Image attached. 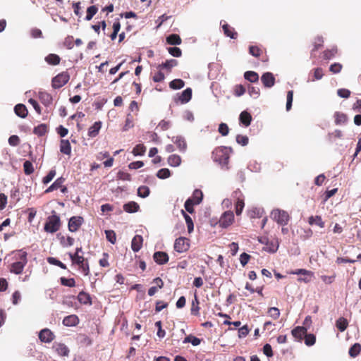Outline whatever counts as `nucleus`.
Wrapping results in <instances>:
<instances>
[{
  "mask_svg": "<svg viewBox=\"0 0 361 361\" xmlns=\"http://www.w3.org/2000/svg\"><path fill=\"white\" fill-rule=\"evenodd\" d=\"M231 152V148L224 146L218 147L212 152V159L215 162H218L221 166H227Z\"/></svg>",
  "mask_w": 361,
  "mask_h": 361,
  "instance_id": "f257e3e1",
  "label": "nucleus"
},
{
  "mask_svg": "<svg viewBox=\"0 0 361 361\" xmlns=\"http://www.w3.org/2000/svg\"><path fill=\"white\" fill-rule=\"evenodd\" d=\"M271 218L281 226H286L291 219L290 214L283 209H274L271 212Z\"/></svg>",
  "mask_w": 361,
  "mask_h": 361,
  "instance_id": "f03ea898",
  "label": "nucleus"
},
{
  "mask_svg": "<svg viewBox=\"0 0 361 361\" xmlns=\"http://www.w3.org/2000/svg\"><path fill=\"white\" fill-rule=\"evenodd\" d=\"M68 255L73 264H77L85 276H88L90 274V267L87 259L78 254L69 253Z\"/></svg>",
  "mask_w": 361,
  "mask_h": 361,
  "instance_id": "7ed1b4c3",
  "label": "nucleus"
},
{
  "mask_svg": "<svg viewBox=\"0 0 361 361\" xmlns=\"http://www.w3.org/2000/svg\"><path fill=\"white\" fill-rule=\"evenodd\" d=\"M61 227L60 217L56 214L49 216L44 224V229L47 233H54L59 230Z\"/></svg>",
  "mask_w": 361,
  "mask_h": 361,
  "instance_id": "20e7f679",
  "label": "nucleus"
},
{
  "mask_svg": "<svg viewBox=\"0 0 361 361\" xmlns=\"http://www.w3.org/2000/svg\"><path fill=\"white\" fill-rule=\"evenodd\" d=\"M70 79L68 72L63 71L52 78L51 86L54 89H59L65 85Z\"/></svg>",
  "mask_w": 361,
  "mask_h": 361,
  "instance_id": "39448f33",
  "label": "nucleus"
},
{
  "mask_svg": "<svg viewBox=\"0 0 361 361\" xmlns=\"http://www.w3.org/2000/svg\"><path fill=\"white\" fill-rule=\"evenodd\" d=\"M259 242L265 245V247L263 248L264 250L271 253L276 252L279 246L278 239L269 240L267 237H261L259 238Z\"/></svg>",
  "mask_w": 361,
  "mask_h": 361,
  "instance_id": "423d86ee",
  "label": "nucleus"
},
{
  "mask_svg": "<svg viewBox=\"0 0 361 361\" xmlns=\"http://www.w3.org/2000/svg\"><path fill=\"white\" fill-rule=\"evenodd\" d=\"M20 261L16 262L11 264V271L16 274H20L23 272L25 264L27 262V253L23 252L20 256Z\"/></svg>",
  "mask_w": 361,
  "mask_h": 361,
  "instance_id": "0eeeda50",
  "label": "nucleus"
},
{
  "mask_svg": "<svg viewBox=\"0 0 361 361\" xmlns=\"http://www.w3.org/2000/svg\"><path fill=\"white\" fill-rule=\"evenodd\" d=\"M234 221V214L231 211H226L222 214L221 216L219 225L221 228H228L230 226Z\"/></svg>",
  "mask_w": 361,
  "mask_h": 361,
  "instance_id": "6e6552de",
  "label": "nucleus"
},
{
  "mask_svg": "<svg viewBox=\"0 0 361 361\" xmlns=\"http://www.w3.org/2000/svg\"><path fill=\"white\" fill-rule=\"evenodd\" d=\"M189 241V239L185 237L177 238L174 243V250L179 253L188 251L190 248Z\"/></svg>",
  "mask_w": 361,
  "mask_h": 361,
  "instance_id": "1a4fd4ad",
  "label": "nucleus"
},
{
  "mask_svg": "<svg viewBox=\"0 0 361 361\" xmlns=\"http://www.w3.org/2000/svg\"><path fill=\"white\" fill-rule=\"evenodd\" d=\"M84 219L82 216H72L68 224V230L71 232H75L77 231L81 225L83 224Z\"/></svg>",
  "mask_w": 361,
  "mask_h": 361,
  "instance_id": "9d476101",
  "label": "nucleus"
},
{
  "mask_svg": "<svg viewBox=\"0 0 361 361\" xmlns=\"http://www.w3.org/2000/svg\"><path fill=\"white\" fill-rule=\"evenodd\" d=\"M55 338L53 332L49 329H44L39 334V338L42 342L51 343Z\"/></svg>",
  "mask_w": 361,
  "mask_h": 361,
  "instance_id": "9b49d317",
  "label": "nucleus"
},
{
  "mask_svg": "<svg viewBox=\"0 0 361 361\" xmlns=\"http://www.w3.org/2000/svg\"><path fill=\"white\" fill-rule=\"evenodd\" d=\"M153 259L157 264L163 265L169 262V257L166 252L157 251L154 253Z\"/></svg>",
  "mask_w": 361,
  "mask_h": 361,
  "instance_id": "f8f14e48",
  "label": "nucleus"
},
{
  "mask_svg": "<svg viewBox=\"0 0 361 361\" xmlns=\"http://www.w3.org/2000/svg\"><path fill=\"white\" fill-rule=\"evenodd\" d=\"M307 329L305 326H296L291 331L293 336L298 341L301 342L306 334Z\"/></svg>",
  "mask_w": 361,
  "mask_h": 361,
  "instance_id": "ddd939ff",
  "label": "nucleus"
},
{
  "mask_svg": "<svg viewBox=\"0 0 361 361\" xmlns=\"http://www.w3.org/2000/svg\"><path fill=\"white\" fill-rule=\"evenodd\" d=\"M261 80L265 87L270 88L275 84V78L270 72L264 73L261 77Z\"/></svg>",
  "mask_w": 361,
  "mask_h": 361,
  "instance_id": "4468645a",
  "label": "nucleus"
},
{
  "mask_svg": "<svg viewBox=\"0 0 361 361\" xmlns=\"http://www.w3.org/2000/svg\"><path fill=\"white\" fill-rule=\"evenodd\" d=\"M178 61L176 59H169L166 60L165 62L162 63L161 64H159L158 66L159 70H163L166 69L167 73H171V70L173 67H176L178 66Z\"/></svg>",
  "mask_w": 361,
  "mask_h": 361,
  "instance_id": "2eb2a0df",
  "label": "nucleus"
},
{
  "mask_svg": "<svg viewBox=\"0 0 361 361\" xmlns=\"http://www.w3.org/2000/svg\"><path fill=\"white\" fill-rule=\"evenodd\" d=\"M79 318L75 314L66 316L63 319V324L66 326H75L79 324Z\"/></svg>",
  "mask_w": 361,
  "mask_h": 361,
  "instance_id": "dca6fc26",
  "label": "nucleus"
},
{
  "mask_svg": "<svg viewBox=\"0 0 361 361\" xmlns=\"http://www.w3.org/2000/svg\"><path fill=\"white\" fill-rule=\"evenodd\" d=\"M307 222L310 226L316 225L321 228H323L325 226V222L323 221L322 216L319 215L310 216L308 218Z\"/></svg>",
  "mask_w": 361,
  "mask_h": 361,
  "instance_id": "f3484780",
  "label": "nucleus"
},
{
  "mask_svg": "<svg viewBox=\"0 0 361 361\" xmlns=\"http://www.w3.org/2000/svg\"><path fill=\"white\" fill-rule=\"evenodd\" d=\"M192 89L190 87L186 88L178 96V101L181 104L188 103L192 98Z\"/></svg>",
  "mask_w": 361,
  "mask_h": 361,
  "instance_id": "a211bd4d",
  "label": "nucleus"
},
{
  "mask_svg": "<svg viewBox=\"0 0 361 361\" xmlns=\"http://www.w3.org/2000/svg\"><path fill=\"white\" fill-rule=\"evenodd\" d=\"M39 99L46 106H50L53 102L52 96L46 92H39Z\"/></svg>",
  "mask_w": 361,
  "mask_h": 361,
  "instance_id": "6ab92c4d",
  "label": "nucleus"
},
{
  "mask_svg": "<svg viewBox=\"0 0 361 361\" xmlns=\"http://www.w3.org/2000/svg\"><path fill=\"white\" fill-rule=\"evenodd\" d=\"M143 238L140 235H136L132 240L131 242V248L132 250L136 252H138L142 246Z\"/></svg>",
  "mask_w": 361,
  "mask_h": 361,
  "instance_id": "aec40b11",
  "label": "nucleus"
},
{
  "mask_svg": "<svg viewBox=\"0 0 361 361\" xmlns=\"http://www.w3.org/2000/svg\"><path fill=\"white\" fill-rule=\"evenodd\" d=\"M172 141L176 145L180 152H185L187 149V143L182 136H176L172 138Z\"/></svg>",
  "mask_w": 361,
  "mask_h": 361,
  "instance_id": "412c9836",
  "label": "nucleus"
},
{
  "mask_svg": "<svg viewBox=\"0 0 361 361\" xmlns=\"http://www.w3.org/2000/svg\"><path fill=\"white\" fill-rule=\"evenodd\" d=\"M60 152L66 155H71V145L68 140L61 139L60 141Z\"/></svg>",
  "mask_w": 361,
  "mask_h": 361,
  "instance_id": "4be33fe9",
  "label": "nucleus"
},
{
  "mask_svg": "<svg viewBox=\"0 0 361 361\" xmlns=\"http://www.w3.org/2000/svg\"><path fill=\"white\" fill-rule=\"evenodd\" d=\"M65 181V178L63 177H60L57 178L46 190L44 191L45 193L51 192L54 190H58L60 188H62V185H63V183Z\"/></svg>",
  "mask_w": 361,
  "mask_h": 361,
  "instance_id": "5701e85b",
  "label": "nucleus"
},
{
  "mask_svg": "<svg viewBox=\"0 0 361 361\" xmlns=\"http://www.w3.org/2000/svg\"><path fill=\"white\" fill-rule=\"evenodd\" d=\"M239 120L244 126L247 127L251 123L252 116L249 112L243 111L240 114Z\"/></svg>",
  "mask_w": 361,
  "mask_h": 361,
  "instance_id": "b1692460",
  "label": "nucleus"
},
{
  "mask_svg": "<svg viewBox=\"0 0 361 361\" xmlns=\"http://www.w3.org/2000/svg\"><path fill=\"white\" fill-rule=\"evenodd\" d=\"M14 111L16 114L23 118H25L28 114L27 109L25 106V105L23 104H18L15 106L14 107Z\"/></svg>",
  "mask_w": 361,
  "mask_h": 361,
  "instance_id": "393cba45",
  "label": "nucleus"
},
{
  "mask_svg": "<svg viewBox=\"0 0 361 361\" xmlns=\"http://www.w3.org/2000/svg\"><path fill=\"white\" fill-rule=\"evenodd\" d=\"M123 209L125 212L128 213H135L138 212V210L140 209V206L137 202L134 201H130L128 202V203L124 204Z\"/></svg>",
  "mask_w": 361,
  "mask_h": 361,
  "instance_id": "a878e982",
  "label": "nucleus"
},
{
  "mask_svg": "<svg viewBox=\"0 0 361 361\" xmlns=\"http://www.w3.org/2000/svg\"><path fill=\"white\" fill-rule=\"evenodd\" d=\"M222 28L225 35L231 37V39L237 38L238 33L235 31V29L231 27L228 24L225 23L223 25Z\"/></svg>",
  "mask_w": 361,
  "mask_h": 361,
  "instance_id": "bb28decb",
  "label": "nucleus"
},
{
  "mask_svg": "<svg viewBox=\"0 0 361 361\" xmlns=\"http://www.w3.org/2000/svg\"><path fill=\"white\" fill-rule=\"evenodd\" d=\"M101 127H102V123L100 121L95 122L88 129V136H90V137H96L99 134Z\"/></svg>",
  "mask_w": 361,
  "mask_h": 361,
  "instance_id": "cd10ccee",
  "label": "nucleus"
},
{
  "mask_svg": "<svg viewBox=\"0 0 361 361\" xmlns=\"http://www.w3.org/2000/svg\"><path fill=\"white\" fill-rule=\"evenodd\" d=\"M78 300L81 304L92 305V298L89 293L81 291L78 295Z\"/></svg>",
  "mask_w": 361,
  "mask_h": 361,
  "instance_id": "c85d7f7f",
  "label": "nucleus"
},
{
  "mask_svg": "<svg viewBox=\"0 0 361 361\" xmlns=\"http://www.w3.org/2000/svg\"><path fill=\"white\" fill-rule=\"evenodd\" d=\"M336 125H344L348 121V116L342 112L336 111L334 114Z\"/></svg>",
  "mask_w": 361,
  "mask_h": 361,
  "instance_id": "c756f323",
  "label": "nucleus"
},
{
  "mask_svg": "<svg viewBox=\"0 0 361 361\" xmlns=\"http://www.w3.org/2000/svg\"><path fill=\"white\" fill-rule=\"evenodd\" d=\"M48 126L47 124L42 123L34 128L33 133L37 136H43L48 132Z\"/></svg>",
  "mask_w": 361,
  "mask_h": 361,
  "instance_id": "7c9ffc66",
  "label": "nucleus"
},
{
  "mask_svg": "<svg viewBox=\"0 0 361 361\" xmlns=\"http://www.w3.org/2000/svg\"><path fill=\"white\" fill-rule=\"evenodd\" d=\"M46 62L52 66H56L60 63L61 58L55 54H49L45 57Z\"/></svg>",
  "mask_w": 361,
  "mask_h": 361,
  "instance_id": "2f4dec72",
  "label": "nucleus"
},
{
  "mask_svg": "<svg viewBox=\"0 0 361 361\" xmlns=\"http://www.w3.org/2000/svg\"><path fill=\"white\" fill-rule=\"evenodd\" d=\"M57 353L62 356H67L69 353L68 348L63 343H56L54 345Z\"/></svg>",
  "mask_w": 361,
  "mask_h": 361,
  "instance_id": "473e14b6",
  "label": "nucleus"
},
{
  "mask_svg": "<svg viewBox=\"0 0 361 361\" xmlns=\"http://www.w3.org/2000/svg\"><path fill=\"white\" fill-rule=\"evenodd\" d=\"M166 42L171 45H179L181 44L182 40L178 35L171 34L166 37Z\"/></svg>",
  "mask_w": 361,
  "mask_h": 361,
  "instance_id": "72a5a7b5",
  "label": "nucleus"
},
{
  "mask_svg": "<svg viewBox=\"0 0 361 361\" xmlns=\"http://www.w3.org/2000/svg\"><path fill=\"white\" fill-rule=\"evenodd\" d=\"M244 78L250 82H257L259 80V75L252 71H246L244 73Z\"/></svg>",
  "mask_w": 361,
  "mask_h": 361,
  "instance_id": "f704fd0d",
  "label": "nucleus"
},
{
  "mask_svg": "<svg viewBox=\"0 0 361 361\" xmlns=\"http://www.w3.org/2000/svg\"><path fill=\"white\" fill-rule=\"evenodd\" d=\"M181 163V158L179 155L172 154L168 158V164L171 166L176 167L178 166Z\"/></svg>",
  "mask_w": 361,
  "mask_h": 361,
  "instance_id": "c9c22d12",
  "label": "nucleus"
},
{
  "mask_svg": "<svg viewBox=\"0 0 361 361\" xmlns=\"http://www.w3.org/2000/svg\"><path fill=\"white\" fill-rule=\"evenodd\" d=\"M343 136L342 131L340 130H335L334 132L329 133L326 139L329 142H334L336 139L341 138Z\"/></svg>",
  "mask_w": 361,
  "mask_h": 361,
  "instance_id": "e433bc0d",
  "label": "nucleus"
},
{
  "mask_svg": "<svg viewBox=\"0 0 361 361\" xmlns=\"http://www.w3.org/2000/svg\"><path fill=\"white\" fill-rule=\"evenodd\" d=\"M336 326L340 331L343 332L347 329L348 322L345 318L340 317L336 320Z\"/></svg>",
  "mask_w": 361,
  "mask_h": 361,
  "instance_id": "4c0bfd02",
  "label": "nucleus"
},
{
  "mask_svg": "<svg viewBox=\"0 0 361 361\" xmlns=\"http://www.w3.org/2000/svg\"><path fill=\"white\" fill-rule=\"evenodd\" d=\"M185 86V82L181 79H174L169 82V87L172 90H180Z\"/></svg>",
  "mask_w": 361,
  "mask_h": 361,
  "instance_id": "58836bf2",
  "label": "nucleus"
},
{
  "mask_svg": "<svg viewBox=\"0 0 361 361\" xmlns=\"http://www.w3.org/2000/svg\"><path fill=\"white\" fill-rule=\"evenodd\" d=\"M199 300L196 295H195L194 300L192 301L191 304V314L192 315L197 316L200 314V307H199Z\"/></svg>",
  "mask_w": 361,
  "mask_h": 361,
  "instance_id": "ea45409f",
  "label": "nucleus"
},
{
  "mask_svg": "<svg viewBox=\"0 0 361 361\" xmlns=\"http://www.w3.org/2000/svg\"><path fill=\"white\" fill-rule=\"evenodd\" d=\"M361 350V345L358 343L353 345L349 350V355L352 357H355L357 356Z\"/></svg>",
  "mask_w": 361,
  "mask_h": 361,
  "instance_id": "a19ab883",
  "label": "nucleus"
},
{
  "mask_svg": "<svg viewBox=\"0 0 361 361\" xmlns=\"http://www.w3.org/2000/svg\"><path fill=\"white\" fill-rule=\"evenodd\" d=\"M202 192L198 189L195 190L191 199L193 200V202L195 203V204H199L202 202Z\"/></svg>",
  "mask_w": 361,
  "mask_h": 361,
  "instance_id": "79ce46f5",
  "label": "nucleus"
},
{
  "mask_svg": "<svg viewBox=\"0 0 361 361\" xmlns=\"http://www.w3.org/2000/svg\"><path fill=\"white\" fill-rule=\"evenodd\" d=\"M247 91L250 96L255 99L258 98L260 94V90L258 87L249 85L247 87Z\"/></svg>",
  "mask_w": 361,
  "mask_h": 361,
  "instance_id": "37998d69",
  "label": "nucleus"
},
{
  "mask_svg": "<svg viewBox=\"0 0 361 361\" xmlns=\"http://www.w3.org/2000/svg\"><path fill=\"white\" fill-rule=\"evenodd\" d=\"M47 260L48 263H49L50 264L57 266L63 269H67V267L65 264H63L60 260H59L54 257H49L47 259Z\"/></svg>",
  "mask_w": 361,
  "mask_h": 361,
  "instance_id": "c03bdc74",
  "label": "nucleus"
},
{
  "mask_svg": "<svg viewBox=\"0 0 361 361\" xmlns=\"http://www.w3.org/2000/svg\"><path fill=\"white\" fill-rule=\"evenodd\" d=\"M181 212H182V214L184 216V219L185 220L187 227H188V231L189 233H191L194 228L193 221H192L191 217L188 214H187L183 210H182Z\"/></svg>",
  "mask_w": 361,
  "mask_h": 361,
  "instance_id": "a18cd8bd",
  "label": "nucleus"
},
{
  "mask_svg": "<svg viewBox=\"0 0 361 361\" xmlns=\"http://www.w3.org/2000/svg\"><path fill=\"white\" fill-rule=\"evenodd\" d=\"M98 8L96 6H91L87 9V14L85 16L86 20H90L93 16L97 13Z\"/></svg>",
  "mask_w": 361,
  "mask_h": 361,
  "instance_id": "49530a36",
  "label": "nucleus"
},
{
  "mask_svg": "<svg viewBox=\"0 0 361 361\" xmlns=\"http://www.w3.org/2000/svg\"><path fill=\"white\" fill-rule=\"evenodd\" d=\"M60 283L61 285L67 287H75V281L73 278L66 279L65 277L60 278Z\"/></svg>",
  "mask_w": 361,
  "mask_h": 361,
  "instance_id": "de8ad7c7",
  "label": "nucleus"
},
{
  "mask_svg": "<svg viewBox=\"0 0 361 361\" xmlns=\"http://www.w3.org/2000/svg\"><path fill=\"white\" fill-rule=\"evenodd\" d=\"M146 147L143 144H138L133 149V154L135 156L143 155L145 153Z\"/></svg>",
  "mask_w": 361,
  "mask_h": 361,
  "instance_id": "09e8293b",
  "label": "nucleus"
},
{
  "mask_svg": "<svg viewBox=\"0 0 361 361\" xmlns=\"http://www.w3.org/2000/svg\"><path fill=\"white\" fill-rule=\"evenodd\" d=\"M304 340H305V345H307V346H312L316 342V337L312 334L306 333Z\"/></svg>",
  "mask_w": 361,
  "mask_h": 361,
  "instance_id": "8fccbe9b",
  "label": "nucleus"
},
{
  "mask_svg": "<svg viewBox=\"0 0 361 361\" xmlns=\"http://www.w3.org/2000/svg\"><path fill=\"white\" fill-rule=\"evenodd\" d=\"M157 176L160 179H165L171 176V171L169 169H161L157 171Z\"/></svg>",
  "mask_w": 361,
  "mask_h": 361,
  "instance_id": "3c124183",
  "label": "nucleus"
},
{
  "mask_svg": "<svg viewBox=\"0 0 361 361\" xmlns=\"http://www.w3.org/2000/svg\"><path fill=\"white\" fill-rule=\"evenodd\" d=\"M323 43H324V39H323V37L322 36H317V37H315L314 39V42L313 43V49L312 50V51H315L317 50H318L319 49L322 48L323 47Z\"/></svg>",
  "mask_w": 361,
  "mask_h": 361,
  "instance_id": "603ef678",
  "label": "nucleus"
},
{
  "mask_svg": "<svg viewBox=\"0 0 361 361\" xmlns=\"http://www.w3.org/2000/svg\"><path fill=\"white\" fill-rule=\"evenodd\" d=\"M24 173L30 175L34 172V167L31 161H25L23 164Z\"/></svg>",
  "mask_w": 361,
  "mask_h": 361,
  "instance_id": "864d4df0",
  "label": "nucleus"
},
{
  "mask_svg": "<svg viewBox=\"0 0 361 361\" xmlns=\"http://www.w3.org/2000/svg\"><path fill=\"white\" fill-rule=\"evenodd\" d=\"M244 206L245 203L243 199L238 197L235 202V213L238 216L242 213Z\"/></svg>",
  "mask_w": 361,
  "mask_h": 361,
  "instance_id": "5fc2aeb1",
  "label": "nucleus"
},
{
  "mask_svg": "<svg viewBox=\"0 0 361 361\" xmlns=\"http://www.w3.org/2000/svg\"><path fill=\"white\" fill-rule=\"evenodd\" d=\"M149 188L147 186L142 185L138 188L137 195L141 197H146L149 195Z\"/></svg>",
  "mask_w": 361,
  "mask_h": 361,
  "instance_id": "6e6d98bb",
  "label": "nucleus"
},
{
  "mask_svg": "<svg viewBox=\"0 0 361 361\" xmlns=\"http://www.w3.org/2000/svg\"><path fill=\"white\" fill-rule=\"evenodd\" d=\"M194 204H195V203L193 202V200L188 198L184 204L185 210L190 214H192L195 212L193 208Z\"/></svg>",
  "mask_w": 361,
  "mask_h": 361,
  "instance_id": "4d7b16f0",
  "label": "nucleus"
},
{
  "mask_svg": "<svg viewBox=\"0 0 361 361\" xmlns=\"http://www.w3.org/2000/svg\"><path fill=\"white\" fill-rule=\"evenodd\" d=\"M56 170L55 169H51L49 171V172L48 173V174L44 176L42 179V183L44 184H48L49 182H51L54 178L56 176Z\"/></svg>",
  "mask_w": 361,
  "mask_h": 361,
  "instance_id": "13d9d810",
  "label": "nucleus"
},
{
  "mask_svg": "<svg viewBox=\"0 0 361 361\" xmlns=\"http://www.w3.org/2000/svg\"><path fill=\"white\" fill-rule=\"evenodd\" d=\"M249 53L255 57H259L262 54V50L257 46H250Z\"/></svg>",
  "mask_w": 361,
  "mask_h": 361,
  "instance_id": "bf43d9fd",
  "label": "nucleus"
},
{
  "mask_svg": "<svg viewBox=\"0 0 361 361\" xmlns=\"http://www.w3.org/2000/svg\"><path fill=\"white\" fill-rule=\"evenodd\" d=\"M106 239L112 244H115L116 241V233L112 230L105 231Z\"/></svg>",
  "mask_w": 361,
  "mask_h": 361,
  "instance_id": "052dcab7",
  "label": "nucleus"
},
{
  "mask_svg": "<svg viewBox=\"0 0 361 361\" xmlns=\"http://www.w3.org/2000/svg\"><path fill=\"white\" fill-rule=\"evenodd\" d=\"M80 343L85 346L91 345L92 343V339L85 334L80 335Z\"/></svg>",
  "mask_w": 361,
  "mask_h": 361,
  "instance_id": "680f3d73",
  "label": "nucleus"
},
{
  "mask_svg": "<svg viewBox=\"0 0 361 361\" xmlns=\"http://www.w3.org/2000/svg\"><path fill=\"white\" fill-rule=\"evenodd\" d=\"M63 45L67 49H71L74 46L73 37L71 35L67 36L63 41Z\"/></svg>",
  "mask_w": 361,
  "mask_h": 361,
  "instance_id": "e2e57ef3",
  "label": "nucleus"
},
{
  "mask_svg": "<svg viewBox=\"0 0 361 361\" xmlns=\"http://www.w3.org/2000/svg\"><path fill=\"white\" fill-rule=\"evenodd\" d=\"M246 92L245 87L243 85H236L234 87V94L237 97H240Z\"/></svg>",
  "mask_w": 361,
  "mask_h": 361,
  "instance_id": "0e129e2a",
  "label": "nucleus"
},
{
  "mask_svg": "<svg viewBox=\"0 0 361 361\" xmlns=\"http://www.w3.org/2000/svg\"><path fill=\"white\" fill-rule=\"evenodd\" d=\"M268 314L274 319H277L280 317V311L277 307H270Z\"/></svg>",
  "mask_w": 361,
  "mask_h": 361,
  "instance_id": "69168bd1",
  "label": "nucleus"
},
{
  "mask_svg": "<svg viewBox=\"0 0 361 361\" xmlns=\"http://www.w3.org/2000/svg\"><path fill=\"white\" fill-rule=\"evenodd\" d=\"M168 51L171 55L175 57H180L182 55V51L178 47H169Z\"/></svg>",
  "mask_w": 361,
  "mask_h": 361,
  "instance_id": "338daca9",
  "label": "nucleus"
},
{
  "mask_svg": "<svg viewBox=\"0 0 361 361\" xmlns=\"http://www.w3.org/2000/svg\"><path fill=\"white\" fill-rule=\"evenodd\" d=\"M61 243L64 247L71 246L74 243V239L72 237L68 236L66 239L65 237L63 236L61 238Z\"/></svg>",
  "mask_w": 361,
  "mask_h": 361,
  "instance_id": "774afa93",
  "label": "nucleus"
}]
</instances>
